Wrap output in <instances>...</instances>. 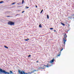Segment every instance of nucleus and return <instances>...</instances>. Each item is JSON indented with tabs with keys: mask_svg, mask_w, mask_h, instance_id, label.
I'll list each match as a JSON object with an SVG mask.
<instances>
[{
	"mask_svg": "<svg viewBox=\"0 0 74 74\" xmlns=\"http://www.w3.org/2000/svg\"><path fill=\"white\" fill-rule=\"evenodd\" d=\"M67 37V36L66 34V33H65L64 34V38L63 39V41L64 42V45H65V44H66V42L67 41V39L66 38Z\"/></svg>",
	"mask_w": 74,
	"mask_h": 74,
	"instance_id": "f257e3e1",
	"label": "nucleus"
},
{
	"mask_svg": "<svg viewBox=\"0 0 74 74\" xmlns=\"http://www.w3.org/2000/svg\"><path fill=\"white\" fill-rule=\"evenodd\" d=\"M18 73L21 74H31L32 73V72H29L27 73H25V72H24L23 71H22L20 70H18Z\"/></svg>",
	"mask_w": 74,
	"mask_h": 74,
	"instance_id": "f03ea898",
	"label": "nucleus"
},
{
	"mask_svg": "<svg viewBox=\"0 0 74 74\" xmlns=\"http://www.w3.org/2000/svg\"><path fill=\"white\" fill-rule=\"evenodd\" d=\"M8 24L11 25V26H12V25H15V23L14 22L9 21L8 23Z\"/></svg>",
	"mask_w": 74,
	"mask_h": 74,
	"instance_id": "7ed1b4c3",
	"label": "nucleus"
},
{
	"mask_svg": "<svg viewBox=\"0 0 74 74\" xmlns=\"http://www.w3.org/2000/svg\"><path fill=\"white\" fill-rule=\"evenodd\" d=\"M44 65L45 66V67H49L51 66V64H47V65Z\"/></svg>",
	"mask_w": 74,
	"mask_h": 74,
	"instance_id": "20e7f679",
	"label": "nucleus"
},
{
	"mask_svg": "<svg viewBox=\"0 0 74 74\" xmlns=\"http://www.w3.org/2000/svg\"><path fill=\"white\" fill-rule=\"evenodd\" d=\"M54 62V59L51 60V61H49V62L50 63H53Z\"/></svg>",
	"mask_w": 74,
	"mask_h": 74,
	"instance_id": "39448f33",
	"label": "nucleus"
},
{
	"mask_svg": "<svg viewBox=\"0 0 74 74\" xmlns=\"http://www.w3.org/2000/svg\"><path fill=\"white\" fill-rule=\"evenodd\" d=\"M39 69H45V67H44V66H43V67H39Z\"/></svg>",
	"mask_w": 74,
	"mask_h": 74,
	"instance_id": "423d86ee",
	"label": "nucleus"
},
{
	"mask_svg": "<svg viewBox=\"0 0 74 74\" xmlns=\"http://www.w3.org/2000/svg\"><path fill=\"white\" fill-rule=\"evenodd\" d=\"M36 71V70H34L33 71H32L31 72H32V73H34V72H35V71Z\"/></svg>",
	"mask_w": 74,
	"mask_h": 74,
	"instance_id": "0eeeda50",
	"label": "nucleus"
},
{
	"mask_svg": "<svg viewBox=\"0 0 74 74\" xmlns=\"http://www.w3.org/2000/svg\"><path fill=\"white\" fill-rule=\"evenodd\" d=\"M61 24L63 25V26H65V24H64V23H63L62 22L61 23Z\"/></svg>",
	"mask_w": 74,
	"mask_h": 74,
	"instance_id": "6e6552de",
	"label": "nucleus"
},
{
	"mask_svg": "<svg viewBox=\"0 0 74 74\" xmlns=\"http://www.w3.org/2000/svg\"><path fill=\"white\" fill-rule=\"evenodd\" d=\"M60 54L59 55H57V58H58V56H60Z\"/></svg>",
	"mask_w": 74,
	"mask_h": 74,
	"instance_id": "1a4fd4ad",
	"label": "nucleus"
},
{
	"mask_svg": "<svg viewBox=\"0 0 74 74\" xmlns=\"http://www.w3.org/2000/svg\"><path fill=\"white\" fill-rule=\"evenodd\" d=\"M25 41H28V40H29V39L27 38L26 39H25Z\"/></svg>",
	"mask_w": 74,
	"mask_h": 74,
	"instance_id": "9d476101",
	"label": "nucleus"
},
{
	"mask_svg": "<svg viewBox=\"0 0 74 74\" xmlns=\"http://www.w3.org/2000/svg\"><path fill=\"white\" fill-rule=\"evenodd\" d=\"M4 47H5V48H7V49H8V47H7L5 46H4Z\"/></svg>",
	"mask_w": 74,
	"mask_h": 74,
	"instance_id": "9b49d317",
	"label": "nucleus"
},
{
	"mask_svg": "<svg viewBox=\"0 0 74 74\" xmlns=\"http://www.w3.org/2000/svg\"><path fill=\"white\" fill-rule=\"evenodd\" d=\"M39 27H42V26H41V25L40 24L39 25Z\"/></svg>",
	"mask_w": 74,
	"mask_h": 74,
	"instance_id": "f8f14e48",
	"label": "nucleus"
},
{
	"mask_svg": "<svg viewBox=\"0 0 74 74\" xmlns=\"http://www.w3.org/2000/svg\"><path fill=\"white\" fill-rule=\"evenodd\" d=\"M15 3H16V2H14L12 3V5H14V4H15Z\"/></svg>",
	"mask_w": 74,
	"mask_h": 74,
	"instance_id": "ddd939ff",
	"label": "nucleus"
},
{
	"mask_svg": "<svg viewBox=\"0 0 74 74\" xmlns=\"http://www.w3.org/2000/svg\"><path fill=\"white\" fill-rule=\"evenodd\" d=\"M47 19H49V16L48 15H47Z\"/></svg>",
	"mask_w": 74,
	"mask_h": 74,
	"instance_id": "4468645a",
	"label": "nucleus"
},
{
	"mask_svg": "<svg viewBox=\"0 0 74 74\" xmlns=\"http://www.w3.org/2000/svg\"><path fill=\"white\" fill-rule=\"evenodd\" d=\"M23 3H24V0H22V4H23Z\"/></svg>",
	"mask_w": 74,
	"mask_h": 74,
	"instance_id": "2eb2a0df",
	"label": "nucleus"
},
{
	"mask_svg": "<svg viewBox=\"0 0 74 74\" xmlns=\"http://www.w3.org/2000/svg\"><path fill=\"white\" fill-rule=\"evenodd\" d=\"M4 3V1H0V3Z\"/></svg>",
	"mask_w": 74,
	"mask_h": 74,
	"instance_id": "dca6fc26",
	"label": "nucleus"
},
{
	"mask_svg": "<svg viewBox=\"0 0 74 74\" xmlns=\"http://www.w3.org/2000/svg\"><path fill=\"white\" fill-rule=\"evenodd\" d=\"M43 11V10H42L41 11L40 14H41L42 13V12Z\"/></svg>",
	"mask_w": 74,
	"mask_h": 74,
	"instance_id": "f3484780",
	"label": "nucleus"
},
{
	"mask_svg": "<svg viewBox=\"0 0 74 74\" xmlns=\"http://www.w3.org/2000/svg\"><path fill=\"white\" fill-rule=\"evenodd\" d=\"M67 25V26H68V27H69V26H70V25L69 24H68Z\"/></svg>",
	"mask_w": 74,
	"mask_h": 74,
	"instance_id": "a211bd4d",
	"label": "nucleus"
},
{
	"mask_svg": "<svg viewBox=\"0 0 74 74\" xmlns=\"http://www.w3.org/2000/svg\"><path fill=\"white\" fill-rule=\"evenodd\" d=\"M25 8H26V9H27V8H29V7H28L27 6H26Z\"/></svg>",
	"mask_w": 74,
	"mask_h": 74,
	"instance_id": "6ab92c4d",
	"label": "nucleus"
},
{
	"mask_svg": "<svg viewBox=\"0 0 74 74\" xmlns=\"http://www.w3.org/2000/svg\"><path fill=\"white\" fill-rule=\"evenodd\" d=\"M50 30H53V28H50Z\"/></svg>",
	"mask_w": 74,
	"mask_h": 74,
	"instance_id": "aec40b11",
	"label": "nucleus"
},
{
	"mask_svg": "<svg viewBox=\"0 0 74 74\" xmlns=\"http://www.w3.org/2000/svg\"><path fill=\"white\" fill-rule=\"evenodd\" d=\"M10 73H12H12H12V71H10Z\"/></svg>",
	"mask_w": 74,
	"mask_h": 74,
	"instance_id": "412c9836",
	"label": "nucleus"
},
{
	"mask_svg": "<svg viewBox=\"0 0 74 74\" xmlns=\"http://www.w3.org/2000/svg\"><path fill=\"white\" fill-rule=\"evenodd\" d=\"M30 56H31V55H29L28 56V57H30Z\"/></svg>",
	"mask_w": 74,
	"mask_h": 74,
	"instance_id": "4be33fe9",
	"label": "nucleus"
},
{
	"mask_svg": "<svg viewBox=\"0 0 74 74\" xmlns=\"http://www.w3.org/2000/svg\"><path fill=\"white\" fill-rule=\"evenodd\" d=\"M63 48H62V49L61 50L60 52H61V51H62V50H63Z\"/></svg>",
	"mask_w": 74,
	"mask_h": 74,
	"instance_id": "5701e85b",
	"label": "nucleus"
},
{
	"mask_svg": "<svg viewBox=\"0 0 74 74\" xmlns=\"http://www.w3.org/2000/svg\"><path fill=\"white\" fill-rule=\"evenodd\" d=\"M25 12V11H23L22 12V13H23V12Z\"/></svg>",
	"mask_w": 74,
	"mask_h": 74,
	"instance_id": "b1692460",
	"label": "nucleus"
},
{
	"mask_svg": "<svg viewBox=\"0 0 74 74\" xmlns=\"http://www.w3.org/2000/svg\"><path fill=\"white\" fill-rule=\"evenodd\" d=\"M35 7H36V8H37V6L36 5Z\"/></svg>",
	"mask_w": 74,
	"mask_h": 74,
	"instance_id": "393cba45",
	"label": "nucleus"
},
{
	"mask_svg": "<svg viewBox=\"0 0 74 74\" xmlns=\"http://www.w3.org/2000/svg\"><path fill=\"white\" fill-rule=\"evenodd\" d=\"M7 17H10V16H7Z\"/></svg>",
	"mask_w": 74,
	"mask_h": 74,
	"instance_id": "a878e982",
	"label": "nucleus"
},
{
	"mask_svg": "<svg viewBox=\"0 0 74 74\" xmlns=\"http://www.w3.org/2000/svg\"><path fill=\"white\" fill-rule=\"evenodd\" d=\"M36 62L37 63V62H38V61H36Z\"/></svg>",
	"mask_w": 74,
	"mask_h": 74,
	"instance_id": "bb28decb",
	"label": "nucleus"
},
{
	"mask_svg": "<svg viewBox=\"0 0 74 74\" xmlns=\"http://www.w3.org/2000/svg\"><path fill=\"white\" fill-rule=\"evenodd\" d=\"M54 32H56V31L55 30H54Z\"/></svg>",
	"mask_w": 74,
	"mask_h": 74,
	"instance_id": "cd10ccee",
	"label": "nucleus"
},
{
	"mask_svg": "<svg viewBox=\"0 0 74 74\" xmlns=\"http://www.w3.org/2000/svg\"><path fill=\"white\" fill-rule=\"evenodd\" d=\"M57 0V1H58V0Z\"/></svg>",
	"mask_w": 74,
	"mask_h": 74,
	"instance_id": "c85d7f7f",
	"label": "nucleus"
},
{
	"mask_svg": "<svg viewBox=\"0 0 74 74\" xmlns=\"http://www.w3.org/2000/svg\"><path fill=\"white\" fill-rule=\"evenodd\" d=\"M19 15V14H18V15Z\"/></svg>",
	"mask_w": 74,
	"mask_h": 74,
	"instance_id": "c756f323",
	"label": "nucleus"
},
{
	"mask_svg": "<svg viewBox=\"0 0 74 74\" xmlns=\"http://www.w3.org/2000/svg\"><path fill=\"white\" fill-rule=\"evenodd\" d=\"M36 74V73H35V74Z\"/></svg>",
	"mask_w": 74,
	"mask_h": 74,
	"instance_id": "7c9ffc66",
	"label": "nucleus"
}]
</instances>
